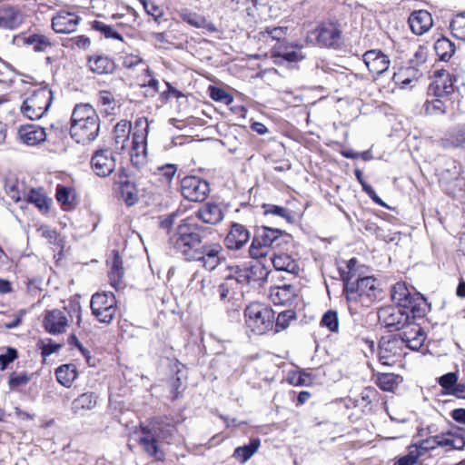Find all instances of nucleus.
Returning a JSON list of instances; mask_svg holds the SVG:
<instances>
[{
	"label": "nucleus",
	"instance_id": "1a4fd4ad",
	"mask_svg": "<svg viewBox=\"0 0 465 465\" xmlns=\"http://www.w3.org/2000/svg\"><path fill=\"white\" fill-rule=\"evenodd\" d=\"M183 196L191 202H203L210 193L209 183L197 177L186 176L181 181Z\"/></svg>",
	"mask_w": 465,
	"mask_h": 465
},
{
	"label": "nucleus",
	"instance_id": "8fccbe9b",
	"mask_svg": "<svg viewBox=\"0 0 465 465\" xmlns=\"http://www.w3.org/2000/svg\"><path fill=\"white\" fill-rule=\"evenodd\" d=\"M450 29L456 38L465 41V13L458 14L453 17Z\"/></svg>",
	"mask_w": 465,
	"mask_h": 465
},
{
	"label": "nucleus",
	"instance_id": "a211bd4d",
	"mask_svg": "<svg viewBox=\"0 0 465 465\" xmlns=\"http://www.w3.org/2000/svg\"><path fill=\"white\" fill-rule=\"evenodd\" d=\"M45 331L51 334H59L65 331L68 326V319L60 310L47 311L43 320Z\"/></svg>",
	"mask_w": 465,
	"mask_h": 465
},
{
	"label": "nucleus",
	"instance_id": "7ed1b4c3",
	"mask_svg": "<svg viewBox=\"0 0 465 465\" xmlns=\"http://www.w3.org/2000/svg\"><path fill=\"white\" fill-rule=\"evenodd\" d=\"M344 283V292L348 302H357L358 299H367L372 302L377 298L376 279L372 276H367L358 279L355 282L351 281L350 275H342Z\"/></svg>",
	"mask_w": 465,
	"mask_h": 465
},
{
	"label": "nucleus",
	"instance_id": "c85d7f7f",
	"mask_svg": "<svg viewBox=\"0 0 465 465\" xmlns=\"http://www.w3.org/2000/svg\"><path fill=\"white\" fill-rule=\"evenodd\" d=\"M271 261L276 271L297 274L300 270L297 262L287 253H274L271 257Z\"/></svg>",
	"mask_w": 465,
	"mask_h": 465
},
{
	"label": "nucleus",
	"instance_id": "2f4dec72",
	"mask_svg": "<svg viewBox=\"0 0 465 465\" xmlns=\"http://www.w3.org/2000/svg\"><path fill=\"white\" fill-rule=\"evenodd\" d=\"M124 270L123 261L117 252H114L112 266L108 272L109 282L113 288L119 290L123 287Z\"/></svg>",
	"mask_w": 465,
	"mask_h": 465
},
{
	"label": "nucleus",
	"instance_id": "5701e85b",
	"mask_svg": "<svg viewBox=\"0 0 465 465\" xmlns=\"http://www.w3.org/2000/svg\"><path fill=\"white\" fill-rule=\"evenodd\" d=\"M18 134L23 143L28 145H36L46 138L45 129L36 124L22 126Z\"/></svg>",
	"mask_w": 465,
	"mask_h": 465
},
{
	"label": "nucleus",
	"instance_id": "3c124183",
	"mask_svg": "<svg viewBox=\"0 0 465 465\" xmlns=\"http://www.w3.org/2000/svg\"><path fill=\"white\" fill-rule=\"evenodd\" d=\"M147 453L153 456L156 460L162 461L165 457L162 445L153 437L150 440L149 430H147Z\"/></svg>",
	"mask_w": 465,
	"mask_h": 465
},
{
	"label": "nucleus",
	"instance_id": "5fc2aeb1",
	"mask_svg": "<svg viewBox=\"0 0 465 465\" xmlns=\"http://www.w3.org/2000/svg\"><path fill=\"white\" fill-rule=\"evenodd\" d=\"M97 101L99 104L104 106V111L110 114L111 111L114 110L116 102L114 94L106 90H102L97 94Z\"/></svg>",
	"mask_w": 465,
	"mask_h": 465
},
{
	"label": "nucleus",
	"instance_id": "cd10ccee",
	"mask_svg": "<svg viewBox=\"0 0 465 465\" xmlns=\"http://www.w3.org/2000/svg\"><path fill=\"white\" fill-rule=\"evenodd\" d=\"M98 401V396L92 391L79 395L72 401V411L74 414H83L84 411L93 410Z\"/></svg>",
	"mask_w": 465,
	"mask_h": 465
},
{
	"label": "nucleus",
	"instance_id": "9d476101",
	"mask_svg": "<svg viewBox=\"0 0 465 465\" xmlns=\"http://www.w3.org/2000/svg\"><path fill=\"white\" fill-rule=\"evenodd\" d=\"M99 130L100 119L93 117L86 122L71 124L70 134L77 143L86 144L96 139Z\"/></svg>",
	"mask_w": 465,
	"mask_h": 465
},
{
	"label": "nucleus",
	"instance_id": "dca6fc26",
	"mask_svg": "<svg viewBox=\"0 0 465 465\" xmlns=\"http://www.w3.org/2000/svg\"><path fill=\"white\" fill-rule=\"evenodd\" d=\"M193 217L206 224L215 225L223 220L224 213L221 204L208 202L203 204Z\"/></svg>",
	"mask_w": 465,
	"mask_h": 465
},
{
	"label": "nucleus",
	"instance_id": "c9c22d12",
	"mask_svg": "<svg viewBox=\"0 0 465 465\" xmlns=\"http://www.w3.org/2000/svg\"><path fill=\"white\" fill-rule=\"evenodd\" d=\"M93 117H98V115L95 110L90 104H76L72 114L71 124L86 122Z\"/></svg>",
	"mask_w": 465,
	"mask_h": 465
},
{
	"label": "nucleus",
	"instance_id": "aec40b11",
	"mask_svg": "<svg viewBox=\"0 0 465 465\" xmlns=\"http://www.w3.org/2000/svg\"><path fill=\"white\" fill-rule=\"evenodd\" d=\"M180 18L195 28L205 29L210 33L218 31L215 25L208 21L203 15L197 14L186 7L181 8L177 11Z\"/></svg>",
	"mask_w": 465,
	"mask_h": 465
},
{
	"label": "nucleus",
	"instance_id": "79ce46f5",
	"mask_svg": "<svg viewBox=\"0 0 465 465\" xmlns=\"http://www.w3.org/2000/svg\"><path fill=\"white\" fill-rule=\"evenodd\" d=\"M411 302V305L404 307V310L409 309L413 313L414 317H421L425 315L429 308V304L422 295L418 292L413 293V298Z\"/></svg>",
	"mask_w": 465,
	"mask_h": 465
},
{
	"label": "nucleus",
	"instance_id": "774afa93",
	"mask_svg": "<svg viewBox=\"0 0 465 465\" xmlns=\"http://www.w3.org/2000/svg\"><path fill=\"white\" fill-rule=\"evenodd\" d=\"M269 249L263 247L262 245L256 244V240L253 238L252 244L249 249V252L251 257L254 259H259L267 255Z\"/></svg>",
	"mask_w": 465,
	"mask_h": 465
},
{
	"label": "nucleus",
	"instance_id": "a18cd8bd",
	"mask_svg": "<svg viewBox=\"0 0 465 465\" xmlns=\"http://www.w3.org/2000/svg\"><path fill=\"white\" fill-rule=\"evenodd\" d=\"M25 43L32 45L35 52H45L52 46L50 40L44 35L34 34L25 38Z\"/></svg>",
	"mask_w": 465,
	"mask_h": 465
},
{
	"label": "nucleus",
	"instance_id": "ddd939ff",
	"mask_svg": "<svg viewBox=\"0 0 465 465\" xmlns=\"http://www.w3.org/2000/svg\"><path fill=\"white\" fill-rule=\"evenodd\" d=\"M434 74L436 79L430 85L429 90L436 97L450 98L455 92L454 83L457 82V77L446 73L444 70L436 71Z\"/></svg>",
	"mask_w": 465,
	"mask_h": 465
},
{
	"label": "nucleus",
	"instance_id": "f03ea898",
	"mask_svg": "<svg viewBox=\"0 0 465 465\" xmlns=\"http://www.w3.org/2000/svg\"><path fill=\"white\" fill-rule=\"evenodd\" d=\"M244 318L246 328L257 335L265 334L274 325V312L260 302L248 305L244 310Z\"/></svg>",
	"mask_w": 465,
	"mask_h": 465
},
{
	"label": "nucleus",
	"instance_id": "f704fd0d",
	"mask_svg": "<svg viewBox=\"0 0 465 465\" xmlns=\"http://www.w3.org/2000/svg\"><path fill=\"white\" fill-rule=\"evenodd\" d=\"M55 375L60 384L69 388L77 377L76 367L74 364L62 365L56 369Z\"/></svg>",
	"mask_w": 465,
	"mask_h": 465
},
{
	"label": "nucleus",
	"instance_id": "423d86ee",
	"mask_svg": "<svg viewBox=\"0 0 465 465\" xmlns=\"http://www.w3.org/2000/svg\"><path fill=\"white\" fill-rule=\"evenodd\" d=\"M143 117L137 118L132 125V142L130 146V160L132 165L138 170L145 166V126Z\"/></svg>",
	"mask_w": 465,
	"mask_h": 465
},
{
	"label": "nucleus",
	"instance_id": "6e6552de",
	"mask_svg": "<svg viewBox=\"0 0 465 465\" xmlns=\"http://www.w3.org/2000/svg\"><path fill=\"white\" fill-rule=\"evenodd\" d=\"M402 341L398 336L382 337L379 342V361L381 364L392 366L402 355Z\"/></svg>",
	"mask_w": 465,
	"mask_h": 465
},
{
	"label": "nucleus",
	"instance_id": "c756f323",
	"mask_svg": "<svg viewBox=\"0 0 465 465\" xmlns=\"http://www.w3.org/2000/svg\"><path fill=\"white\" fill-rule=\"evenodd\" d=\"M295 295V289L291 284L272 287L270 292V298L275 305L286 304L292 302Z\"/></svg>",
	"mask_w": 465,
	"mask_h": 465
},
{
	"label": "nucleus",
	"instance_id": "72a5a7b5",
	"mask_svg": "<svg viewBox=\"0 0 465 465\" xmlns=\"http://www.w3.org/2000/svg\"><path fill=\"white\" fill-rule=\"evenodd\" d=\"M260 445V439H252L248 444L237 447L233 451L232 457L241 463H245L257 452Z\"/></svg>",
	"mask_w": 465,
	"mask_h": 465
},
{
	"label": "nucleus",
	"instance_id": "e433bc0d",
	"mask_svg": "<svg viewBox=\"0 0 465 465\" xmlns=\"http://www.w3.org/2000/svg\"><path fill=\"white\" fill-rule=\"evenodd\" d=\"M450 98L436 97L431 100H427L423 105L424 111L427 114H443L450 104Z\"/></svg>",
	"mask_w": 465,
	"mask_h": 465
},
{
	"label": "nucleus",
	"instance_id": "393cba45",
	"mask_svg": "<svg viewBox=\"0 0 465 465\" xmlns=\"http://www.w3.org/2000/svg\"><path fill=\"white\" fill-rule=\"evenodd\" d=\"M282 231L270 227H262L259 229L253 237L256 240V244L262 245L269 249L273 245H280L278 241L282 236Z\"/></svg>",
	"mask_w": 465,
	"mask_h": 465
},
{
	"label": "nucleus",
	"instance_id": "bf43d9fd",
	"mask_svg": "<svg viewBox=\"0 0 465 465\" xmlns=\"http://www.w3.org/2000/svg\"><path fill=\"white\" fill-rule=\"evenodd\" d=\"M92 27L96 31L103 33L104 35V36L107 38H114V39H117L120 41L123 40L122 35L118 32H116L113 26L107 25L104 24L103 22L94 21L93 23Z\"/></svg>",
	"mask_w": 465,
	"mask_h": 465
},
{
	"label": "nucleus",
	"instance_id": "de8ad7c7",
	"mask_svg": "<svg viewBox=\"0 0 465 465\" xmlns=\"http://www.w3.org/2000/svg\"><path fill=\"white\" fill-rule=\"evenodd\" d=\"M263 209L264 214L266 215H274L287 221L288 223H292L293 220L292 212L287 208L274 204H264Z\"/></svg>",
	"mask_w": 465,
	"mask_h": 465
},
{
	"label": "nucleus",
	"instance_id": "338daca9",
	"mask_svg": "<svg viewBox=\"0 0 465 465\" xmlns=\"http://www.w3.org/2000/svg\"><path fill=\"white\" fill-rule=\"evenodd\" d=\"M37 233L46 239L50 243H55L57 240V232L47 225H42L37 229Z\"/></svg>",
	"mask_w": 465,
	"mask_h": 465
},
{
	"label": "nucleus",
	"instance_id": "a19ab883",
	"mask_svg": "<svg viewBox=\"0 0 465 465\" xmlns=\"http://www.w3.org/2000/svg\"><path fill=\"white\" fill-rule=\"evenodd\" d=\"M236 292L235 281L232 278H226L222 283L215 287L214 293L218 294L221 301H230Z\"/></svg>",
	"mask_w": 465,
	"mask_h": 465
},
{
	"label": "nucleus",
	"instance_id": "412c9836",
	"mask_svg": "<svg viewBox=\"0 0 465 465\" xmlns=\"http://www.w3.org/2000/svg\"><path fill=\"white\" fill-rule=\"evenodd\" d=\"M317 42L324 46H332L341 37L340 25L333 22L323 23L315 32Z\"/></svg>",
	"mask_w": 465,
	"mask_h": 465
},
{
	"label": "nucleus",
	"instance_id": "6e6d98bb",
	"mask_svg": "<svg viewBox=\"0 0 465 465\" xmlns=\"http://www.w3.org/2000/svg\"><path fill=\"white\" fill-rule=\"evenodd\" d=\"M128 447L133 450L140 447L142 450H145V427L141 425V431H134L130 434Z\"/></svg>",
	"mask_w": 465,
	"mask_h": 465
},
{
	"label": "nucleus",
	"instance_id": "4d7b16f0",
	"mask_svg": "<svg viewBox=\"0 0 465 465\" xmlns=\"http://www.w3.org/2000/svg\"><path fill=\"white\" fill-rule=\"evenodd\" d=\"M448 141H450L453 146L465 149V124L457 126L450 134Z\"/></svg>",
	"mask_w": 465,
	"mask_h": 465
},
{
	"label": "nucleus",
	"instance_id": "4c0bfd02",
	"mask_svg": "<svg viewBox=\"0 0 465 465\" xmlns=\"http://www.w3.org/2000/svg\"><path fill=\"white\" fill-rule=\"evenodd\" d=\"M401 381V376L393 373H379L376 378V384L384 391H393Z\"/></svg>",
	"mask_w": 465,
	"mask_h": 465
},
{
	"label": "nucleus",
	"instance_id": "f8f14e48",
	"mask_svg": "<svg viewBox=\"0 0 465 465\" xmlns=\"http://www.w3.org/2000/svg\"><path fill=\"white\" fill-rule=\"evenodd\" d=\"M401 329L403 330L402 332L397 336L402 341V346L412 351H418L426 340V334L422 328L409 320L405 327Z\"/></svg>",
	"mask_w": 465,
	"mask_h": 465
},
{
	"label": "nucleus",
	"instance_id": "f3484780",
	"mask_svg": "<svg viewBox=\"0 0 465 465\" xmlns=\"http://www.w3.org/2000/svg\"><path fill=\"white\" fill-rule=\"evenodd\" d=\"M80 20L74 13L60 11L52 18V27L58 34H71L76 30Z\"/></svg>",
	"mask_w": 465,
	"mask_h": 465
},
{
	"label": "nucleus",
	"instance_id": "39448f33",
	"mask_svg": "<svg viewBox=\"0 0 465 465\" xmlns=\"http://www.w3.org/2000/svg\"><path fill=\"white\" fill-rule=\"evenodd\" d=\"M52 91L46 87L38 88L24 101L22 114L31 120L40 119L52 104Z\"/></svg>",
	"mask_w": 465,
	"mask_h": 465
},
{
	"label": "nucleus",
	"instance_id": "e2e57ef3",
	"mask_svg": "<svg viewBox=\"0 0 465 465\" xmlns=\"http://www.w3.org/2000/svg\"><path fill=\"white\" fill-rule=\"evenodd\" d=\"M31 380L30 375H28L26 372L22 373H16L13 372L9 376V386L11 389L26 385Z\"/></svg>",
	"mask_w": 465,
	"mask_h": 465
},
{
	"label": "nucleus",
	"instance_id": "603ef678",
	"mask_svg": "<svg viewBox=\"0 0 465 465\" xmlns=\"http://www.w3.org/2000/svg\"><path fill=\"white\" fill-rule=\"evenodd\" d=\"M296 318V313L293 310H286L279 312L277 318H274L275 331L278 332L286 329L290 322Z\"/></svg>",
	"mask_w": 465,
	"mask_h": 465
},
{
	"label": "nucleus",
	"instance_id": "052dcab7",
	"mask_svg": "<svg viewBox=\"0 0 465 465\" xmlns=\"http://www.w3.org/2000/svg\"><path fill=\"white\" fill-rule=\"evenodd\" d=\"M147 24L153 22L157 25H160L163 22H167V19L163 17V10L158 5H152L151 8L147 7Z\"/></svg>",
	"mask_w": 465,
	"mask_h": 465
},
{
	"label": "nucleus",
	"instance_id": "6ab92c4d",
	"mask_svg": "<svg viewBox=\"0 0 465 465\" xmlns=\"http://www.w3.org/2000/svg\"><path fill=\"white\" fill-rule=\"evenodd\" d=\"M249 239L250 232L247 228L242 224L233 223L224 239V243L230 250H240L248 242Z\"/></svg>",
	"mask_w": 465,
	"mask_h": 465
},
{
	"label": "nucleus",
	"instance_id": "2eb2a0df",
	"mask_svg": "<svg viewBox=\"0 0 465 465\" xmlns=\"http://www.w3.org/2000/svg\"><path fill=\"white\" fill-rule=\"evenodd\" d=\"M363 62L369 71L376 75H381L386 72L391 65L388 55L377 49L365 52L363 54Z\"/></svg>",
	"mask_w": 465,
	"mask_h": 465
},
{
	"label": "nucleus",
	"instance_id": "ea45409f",
	"mask_svg": "<svg viewBox=\"0 0 465 465\" xmlns=\"http://www.w3.org/2000/svg\"><path fill=\"white\" fill-rule=\"evenodd\" d=\"M434 48L437 55L443 61L449 60L455 52L454 44L445 37L438 39L434 45Z\"/></svg>",
	"mask_w": 465,
	"mask_h": 465
},
{
	"label": "nucleus",
	"instance_id": "bb28decb",
	"mask_svg": "<svg viewBox=\"0 0 465 465\" xmlns=\"http://www.w3.org/2000/svg\"><path fill=\"white\" fill-rule=\"evenodd\" d=\"M301 45H285L276 47L272 49V56L282 58L289 63H296L304 59L305 55L302 51Z\"/></svg>",
	"mask_w": 465,
	"mask_h": 465
},
{
	"label": "nucleus",
	"instance_id": "473e14b6",
	"mask_svg": "<svg viewBox=\"0 0 465 465\" xmlns=\"http://www.w3.org/2000/svg\"><path fill=\"white\" fill-rule=\"evenodd\" d=\"M413 294L408 289L404 282H397L391 289V299L397 304V306L408 307L411 303Z\"/></svg>",
	"mask_w": 465,
	"mask_h": 465
},
{
	"label": "nucleus",
	"instance_id": "c03bdc74",
	"mask_svg": "<svg viewBox=\"0 0 465 465\" xmlns=\"http://www.w3.org/2000/svg\"><path fill=\"white\" fill-rule=\"evenodd\" d=\"M56 200L64 208H72L75 200V192L70 187L58 185L56 188Z\"/></svg>",
	"mask_w": 465,
	"mask_h": 465
},
{
	"label": "nucleus",
	"instance_id": "7c9ffc66",
	"mask_svg": "<svg viewBox=\"0 0 465 465\" xmlns=\"http://www.w3.org/2000/svg\"><path fill=\"white\" fill-rule=\"evenodd\" d=\"M88 66L92 72L99 74H110L115 69L114 62L108 56L104 55L89 56Z\"/></svg>",
	"mask_w": 465,
	"mask_h": 465
},
{
	"label": "nucleus",
	"instance_id": "37998d69",
	"mask_svg": "<svg viewBox=\"0 0 465 465\" xmlns=\"http://www.w3.org/2000/svg\"><path fill=\"white\" fill-rule=\"evenodd\" d=\"M27 202L35 204L41 212L46 213L49 210V200L41 191L32 189L27 194Z\"/></svg>",
	"mask_w": 465,
	"mask_h": 465
},
{
	"label": "nucleus",
	"instance_id": "b1692460",
	"mask_svg": "<svg viewBox=\"0 0 465 465\" xmlns=\"http://www.w3.org/2000/svg\"><path fill=\"white\" fill-rule=\"evenodd\" d=\"M23 22L21 12L14 6H5L0 9V28L14 30Z\"/></svg>",
	"mask_w": 465,
	"mask_h": 465
},
{
	"label": "nucleus",
	"instance_id": "49530a36",
	"mask_svg": "<svg viewBox=\"0 0 465 465\" xmlns=\"http://www.w3.org/2000/svg\"><path fill=\"white\" fill-rule=\"evenodd\" d=\"M120 183H122L121 193H122V196H123L125 203L128 206L134 205L138 200V194H137L138 191L136 189L135 184L132 183L128 181H125V182L120 181Z\"/></svg>",
	"mask_w": 465,
	"mask_h": 465
},
{
	"label": "nucleus",
	"instance_id": "4468645a",
	"mask_svg": "<svg viewBox=\"0 0 465 465\" xmlns=\"http://www.w3.org/2000/svg\"><path fill=\"white\" fill-rule=\"evenodd\" d=\"M91 165L96 175L106 177L114 170L115 159L110 150H98L92 157Z\"/></svg>",
	"mask_w": 465,
	"mask_h": 465
},
{
	"label": "nucleus",
	"instance_id": "58836bf2",
	"mask_svg": "<svg viewBox=\"0 0 465 465\" xmlns=\"http://www.w3.org/2000/svg\"><path fill=\"white\" fill-rule=\"evenodd\" d=\"M132 124L127 121L119 122L114 129V139L115 144H121L120 147H116V149L123 150L124 148V142L129 137V134L132 133Z\"/></svg>",
	"mask_w": 465,
	"mask_h": 465
},
{
	"label": "nucleus",
	"instance_id": "69168bd1",
	"mask_svg": "<svg viewBox=\"0 0 465 465\" xmlns=\"http://www.w3.org/2000/svg\"><path fill=\"white\" fill-rule=\"evenodd\" d=\"M17 358V351L14 348H7L4 353L0 354L1 371H4L6 366Z\"/></svg>",
	"mask_w": 465,
	"mask_h": 465
},
{
	"label": "nucleus",
	"instance_id": "09e8293b",
	"mask_svg": "<svg viewBox=\"0 0 465 465\" xmlns=\"http://www.w3.org/2000/svg\"><path fill=\"white\" fill-rule=\"evenodd\" d=\"M251 282H266L270 271L260 262L248 267Z\"/></svg>",
	"mask_w": 465,
	"mask_h": 465
},
{
	"label": "nucleus",
	"instance_id": "0eeeda50",
	"mask_svg": "<svg viewBox=\"0 0 465 465\" xmlns=\"http://www.w3.org/2000/svg\"><path fill=\"white\" fill-rule=\"evenodd\" d=\"M92 313L103 323H109L116 312V300L113 292L95 293L91 299Z\"/></svg>",
	"mask_w": 465,
	"mask_h": 465
},
{
	"label": "nucleus",
	"instance_id": "f257e3e1",
	"mask_svg": "<svg viewBox=\"0 0 465 465\" xmlns=\"http://www.w3.org/2000/svg\"><path fill=\"white\" fill-rule=\"evenodd\" d=\"M177 212L158 217V225L168 233V245L186 262H198L207 271H213L224 261L223 248L218 242H208L213 233L211 227L201 225L193 217L183 219L171 232Z\"/></svg>",
	"mask_w": 465,
	"mask_h": 465
},
{
	"label": "nucleus",
	"instance_id": "13d9d810",
	"mask_svg": "<svg viewBox=\"0 0 465 465\" xmlns=\"http://www.w3.org/2000/svg\"><path fill=\"white\" fill-rule=\"evenodd\" d=\"M210 96L216 102L223 103L226 105L233 102V97L222 88L210 86Z\"/></svg>",
	"mask_w": 465,
	"mask_h": 465
},
{
	"label": "nucleus",
	"instance_id": "20e7f679",
	"mask_svg": "<svg viewBox=\"0 0 465 465\" xmlns=\"http://www.w3.org/2000/svg\"><path fill=\"white\" fill-rule=\"evenodd\" d=\"M176 173V167L173 164H165L159 166L156 172L153 173V181L151 183H159L157 188L154 191H150L147 202V205H153V207H159L166 204L165 196L167 189Z\"/></svg>",
	"mask_w": 465,
	"mask_h": 465
},
{
	"label": "nucleus",
	"instance_id": "9b49d317",
	"mask_svg": "<svg viewBox=\"0 0 465 465\" xmlns=\"http://www.w3.org/2000/svg\"><path fill=\"white\" fill-rule=\"evenodd\" d=\"M378 318L381 324L386 328L401 330L408 323L409 314L403 308L399 306H386L378 312Z\"/></svg>",
	"mask_w": 465,
	"mask_h": 465
},
{
	"label": "nucleus",
	"instance_id": "864d4df0",
	"mask_svg": "<svg viewBox=\"0 0 465 465\" xmlns=\"http://www.w3.org/2000/svg\"><path fill=\"white\" fill-rule=\"evenodd\" d=\"M321 325L326 327L330 331L337 332L339 329L338 314L334 311H327L322 320Z\"/></svg>",
	"mask_w": 465,
	"mask_h": 465
},
{
	"label": "nucleus",
	"instance_id": "0e129e2a",
	"mask_svg": "<svg viewBox=\"0 0 465 465\" xmlns=\"http://www.w3.org/2000/svg\"><path fill=\"white\" fill-rule=\"evenodd\" d=\"M5 190L7 195L15 202L21 200V192L19 190V184L16 180H6Z\"/></svg>",
	"mask_w": 465,
	"mask_h": 465
},
{
	"label": "nucleus",
	"instance_id": "4be33fe9",
	"mask_svg": "<svg viewBox=\"0 0 465 465\" xmlns=\"http://www.w3.org/2000/svg\"><path fill=\"white\" fill-rule=\"evenodd\" d=\"M409 25L415 35H421L433 25L431 15L426 10L414 11L409 17Z\"/></svg>",
	"mask_w": 465,
	"mask_h": 465
},
{
	"label": "nucleus",
	"instance_id": "680f3d73",
	"mask_svg": "<svg viewBox=\"0 0 465 465\" xmlns=\"http://www.w3.org/2000/svg\"><path fill=\"white\" fill-rule=\"evenodd\" d=\"M458 376L455 372H448L439 379L440 385L448 391L454 393V387L458 384Z\"/></svg>",
	"mask_w": 465,
	"mask_h": 465
},
{
	"label": "nucleus",
	"instance_id": "a878e982",
	"mask_svg": "<svg viewBox=\"0 0 465 465\" xmlns=\"http://www.w3.org/2000/svg\"><path fill=\"white\" fill-rule=\"evenodd\" d=\"M421 75L422 74L415 67H401L394 73L392 80L401 88H407L412 83L418 81Z\"/></svg>",
	"mask_w": 465,
	"mask_h": 465
}]
</instances>
